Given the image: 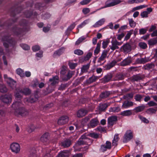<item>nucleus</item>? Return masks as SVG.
Instances as JSON below:
<instances>
[{
	"label": "nucleus",
	"instance_id": "nucleus-1",
	"mask_svg": "<svg viewBox=\"0 0 157 157\" xmlns=\"http://www.w3.org/2000/svg\"><path fill=\"white\" fill-rule=\"evenodd\" d=\"M22 10L21 6H15L12 7L10 10V15L13 18L10 19L6 22L2 23V21L0 20V30L6 27L7 28L6 34L2 37V40L3 45L6 48L9 47V44L13 47L16 44V42L13 38L10 37L11 34L20 37L23 36L26 32L29 31L30 24L27 20L22 19L19 22L20 25L23 27V28H19L15 25L11 29H10V27L15 23L17 20V18H15L17 14L21 13Z\"/></svg>",
	"mask_w": 157,
	"mask_h": 157
},
{
	"label": "nucleus",
	"instance_id": "nucleus-2",
	"mask_svg": "<svg viewBox=\"0 0 157 157\" xmlns=\"http://www.w3.org/2000/svg\"><path fill=\"white\" fill-rule=\"evenodd\" d=\"M22 105L20 101L13 103L12 105V108L15 110V114L17 115H21L24 117L28 115V111L24 107H21Z\"/></svg>",
	"mask_w": 157,
	"mask_h": 157
},
{
	"label": "nucleus",
	"instance_id": "nucleus-3",
	"mask_svg": "<svg viewBox=\"0 0 157 157\" xmlns=\"http://www.w3.org/2000/svg\"><path fill=\"white\" fill-rule=\"evenodd\" d=\"M122 1L120 0H109L105 2V5L104 7H101V8L98 9L97 10L107 7H111L117 5Z\"/></svg>",
	"mask_w": 157,
	"mask_h": 157
},
{
	"label": "nucleus",
	"instance_id": "nucleus-4",
	"mask_svg": "<svg viewBox=\"0 0 157 157\" xmlns=\"http://www.w3.org/2000/svg\"><path fill=\"white\" fill-rule=\"evenodd\" d=\"M133 138L132 133L130 131H127L123 137V141L124 143H126Z\"/></svg>",
	"mask_w": 157,
	"mask_h": 157
},
{
	"label": "nucleus",
	"instance_id": "nucleus-5",
	"mask_svg": "<svg viewBox=\"0 0 157 157\" xmlns=\"http://www.w3.org/2000/svg\"><path fill=\"white\" fill-rule=\"evenodd\" d=\"M0 99L3 102L6 103H10L11 102L12 98L10 95H2L1 96Z\"/></svg>",
	"mask_w": 157,
	"mask_h": 157
},
{
	"label": "nucleus",
	"instance_id": "nucleus-6",
	"mask_svg": "<svg viewBox=\"0 0 157 157\" xmlns=\"http://www.w3.org/2000/svg\"><path fill=\"white\" fill-rule=\"evenodd\" d=\"M10 148L12 151L16 153L19 152L20 150V147L19 144L16 143H13L11 144Z\"/></svg>",
	"mask_w": 157,
	"mask_h": 157
},
{
	"label": "nucleus",
	"instance_id": "nucleus-7",
	"mask_svg": "<svg viewBox=\"0 0 157 157\" xmlns=\"http://www.w3.org/2000/svg\"><path fill=\"white\" fill-rule=\"evenodd\" d=\"M5 52H4V49L2 47L0 46V55H3L2 56V59L3 61L4 64L7 66L8 64L6 60V57L4 55ZM2 61L1 59L0 58V67L1 68L2 67Z\"/></svg>",
	"mask_w": 157,
	"mask_h": 157
},
{
	"label": "nucleus",
	"instance_id": "nucleus-8",
	"mask_svg": "<svg viewBox=\"0 0 157 157\" xmlns=\"http://www.w3.org/2000/svg\"><path fill=\"white\" fill-rule=\"evenodd\" d=\"M99 124V122L97 118H94L92 119L90 122L88 124L89 128H94L97 126Z\"/></svg>",
	"mask_w": 157,
	"mask_h": 157
},
{
	"label": "nucleus",
	"instance_id": "nucleus-9",
	"mask_svg": "<svg viewBox=\"0 0 157 157\" xmlns=\"http://www.w3.org/2000/svg\"><path fill=\"white\" fill-rule=\"evenodd\" d=\"M26 17L29 18L31 17H32L34 18H37V13L35 12H33L32 10H27L24 13Z\"/></svg>",
	"mask_w": 157,
	"mask_h": 157
},
{
	"label": "nucleus",
	"instance_id": "nucleus-10",
	"mask_svg": "<svg viewBox=\"0 0 157 157\" xmlns=\"http://www.w3.org/2000/svg\"><path fill=\"white\" fill-rule=\"evenodd\" d=\"M69 121V117L67 116H63L60 117L58 121L59 125H63L67 123Z\"/></svg>",
	"mask_w": 157,
	"mask_h": 157
},
{
	"label": "nucleus",
	"instance_id": "nucleus-11",
	"mask_svg": "<svg viewBox=\"0 0 157 157\" xmlns=\"http://www.w3.org/2000/svg\"><path fill=\"white\" fill-rule=\"evenodd\" d=\"M117 63V62L113 60L111 62L103 66V69L104 70H109L114 66Z\"/></svg>",
	"mask_w": 157,
	"mask_h": 157
},
{
	"label": "nucleus",
	"instance_id": "nucleus-12",
	"mask_svg": "<svg viewBox=\"0 0 157 157\" xmlns=\"http://www.w3.org/2000/svg\"><path fill=\"white\" fill-rule=\"evenodd\" d=\"M98 78V76L93 75L84 82V84L86 86L88 85L91 83L96 81Z\"/></svg>",
	"mask_w": 157,
	"mask_h": 157
},
{
	"label": "nucleus",
	"instance_id": "nucleus-13",
	"mask_svg": "<svg viewBox=\"0 0 157 157\" xmlns=\"http://www.w3.org/2000/svg\"><path fill=\"white\" fill-rule=\"evenodd\" d=\"M121 49L124 53H127L131 51L132 47L129 43H127L121 47Z\"/></svg>",
	"mask_w": 157,
	"mask_h": 157
},
{
	"label": "nucleus",
	"instance_id": "nucleus-14",
	"mask_svg": "<svg viewBox=\"0 0 157 157\" xmlns=\"http://www.w3.org/2000/svg\"><path fill=\"white\" fill-rule=\"evenodd\" d=\"M126 76V74L123 72L118 73L116 74L114 78V81L122 80L124 79Z\"/></svg>",
	"mask_w": 157,
	"mask_h": 157
},
{
	"label": "nucleus",
	"instance_id": "nucleus-15",
	"mask_svg": "<svg viewBox=\"0 0 157 157\" xmlns=\"http://www.w3.org/2000/svg\"><path fill=\"white\" fill-rule=\"evenodd\" d=\"M117 117L116 116H112L108 118V127L113 126L114 124V122L117 121Z\"/></svg>",
	"mask_w": 157,
	"mask_h": 157
},
{
	"label": "nucleus",
	"instance_id": "nucleus-16",
	"mask_svg": "<svg viewBox=\"0 0 157 157\" xmlns=\"http://www.w3.org/2000/svg\"><path fill=\"white\" fill-rule=\"evenodd\" d=\"M50 136L48 132H46L43 134L40 138V140L43 143H48L49 141Z\"/></svg>",
	"mask_w": 157,
	"mask_h": 157
},
{
	"label": "nucleus",
	"instance_id": "nucleus-17",
	"mask_svg": "<svg viewBox=\"0 0 157 157\" xmlns=\"http://www.w3.org/2000/svg\"><path fill=\"white\" fill-rule=\"evenodd\" d=\"M132 59L131 56H128L127 58L123 60L121 63L122 66H125L129 65L132 63Z\"/></svg>",
	"mask_w": 157,
	"mask_h": 157
},
{
	"label": "nucleus",
	"instance_id": "nucleus-18",
	"mask_svg": "<svg viewBox=\"0 0 157 157\" xmlns=\"http://www.w3.org/2000/svg\"><path fill=\"white\" fill-rule=\"evenodd\" d=\"M88 111L86 110L83 109H80L77 112V116L78 117H82L86 115Z\"/></svg>",
	"mask_w": 157,
	"mask_h": 157
},
{
	"label": "nucleus",
	"instance_id": "nucleus-19",
	"mask_svg": "<svg viewBox=\"0 0 157 157\" xmlns=\"http://www.w3.org/2000/svg\"><path fill=\"white\" fill-rule=\"evenodd\" d=\"M108 52L109 51L107 50L103 51L101 55L98 59V62L101 63L106 58Z\"/></svg>",
	"mask_w": 157,
	"mask_h": 157
},
{
	"label": "nucleus",
	"instance_id": "nucleus-20",
	"mask_svg": "<svg viewBox=\"0 0 157 157\" xmlns=\"http://www.w3.org/2000/svg\"><path fill=\"white\" fill-rule=\"evenodd\" d=\"M112 77V74L111 73H109L104 76L102 80L105 83H107L111 80Z\"/></svg>",
	"mask_w": 157,
	"mask_h": 157
},
{
	"label": "nucleus",
	"instance_id": "nucleus-21",
	"mask_svg": "<svg viewBox=\"0 0 157 157\" xmlns=\"http://www.w3.org/2000/svg\"><path fill=\"white\" fill-rule=\"evenodd\" d=\"M68 151L67 150L61 151L58 153L56 157H69Z\"/></svg>",
	"mask_w": 157,
	"mask_h": 157
},
{
	"label": "nucleus",
	"instance_id": "nucleus-22",
	"mask_svg": "<svg viewBox=\"0 0 157 157\" xmlns=\"http://www.w3.org/2000/svg\"><path fill=\"white\" fill-rule=\"evenodd\" d=\"M49 81L51 82V85L52 86H54L59 82V77L57 76H53L52 78H50L49 79Z\"/></svg>",
	"mask_w": 157,
	"mask_h": 157
},
{
	"label": "nucleus",
	"instance_id": "nucleus-23",
	"mask_svg": "<svg viewBox=\"0 0 157 157\" xmlns=\"http://www.w3.org/2000/svg\"><path fill=\"white\" fill-rule=\"evenodd\" d=\"M133 105V103L132 101H125L123 103L122 107L124 109H127L132 106Z\"/></svg>",
	"mask_w": 157,
	"mask_h": 157
},
{
	"label": "nucleus",
	"instance_id": "nucleus-24",
	"mask_svg": "<svg viewBox=\"0 0 157 157\" xmlns=\"http://www.w3.org/2000/svg\"><path fill=\"white\" fill-rule=\"evenodd\" d=\"M130 80L132 82L135 81H138L139 80H141L142 78L141 76L140 75L137 74L133 75L130 78Z\"/></svg>",
	"mask_w": 157,
	"mask_h": 157
},
{
	"label": "nucleus",
	"instance_id": "nucleus-25",
	"mask_svg": "<svg viewBox=\"0 0 157 157\" xmlns=\"http://www.w3.org/2000/svg\"><path fill=\"white\" fill-rule=\"evenodd\" d=\"M6 83L11 88H13L15 86L16 82L11 78L7 80Z\"/></svg>",
	"mask_w": 157,
	"mask_h": 157
},
{
	"label": "nucleus",
	"instance_id": "nucleus-26",
	"mask_svg": "<svg viewBox=\"0 0 157 157\" xmlns=\"http://www.w3.org/2000/svg\"><path fill=\"white\" fill-rule=\"evenodd\" d=\"M62 146L64 148L69 147L71 144V142L70 140L66 139L61 143Z\"/></svg>",
	"mask_w": 157,
	"mask_h": 157
},
{
	"label": "nucleus",
	"instance_id": "nucleus-27",
	"mask_svg": "<svg viewBox=\"0 0 157 157\" xmlns=\"http://www.w3.org/2000/svg\"><path fill=\"white\" fill-rule=\"evenodd\" d=\"M110 95L109 91H105L102 92L99 95V97L101 99H105L108 97Z\"/></svg>",
	"mask_w": 157,
	"mask_h": 157
},
{
	"label": "nucleus",
	"instance_id": "nucleus-28",
	"mask_svg": "<svg viewBox=\"0 0 157 157\" xmlns=\"http://www.w3.org/2000/svg\"><path fill=\"white\" fill-rule=\"evenodd\" d=\"M109 106V105L106 103L100 104L99 107V110L101 112L105 111Z\"/></svg>",
	"mask_w": 157,
	"mask_h": 157
},
{
	"label": "nucleus",
	"instance_id": "nucleus-29",
	"mask_svg": "<svg viewBox=\"0 0 157 157\" xmlns=\"http://www.w3.org/2000/svg\"><path fill=\"white\" fill-rule=\"evenodd\" d=\"M64 52V49L63 48H59L57 51L54 52L53 54V57L56 58L57 56H59L62 54Z\"/></svg>",
	"mask_w": 157,
	"mask_h": 157
},
{
	"label": "nucleus",
	"instance_id": "nucleus-30",
	"mask_svg": "<svg viewBox=\"0 0 157 157\" xmlns=\"http://www.w3.org/2000/svg\"><path fill=\"white\" fill-rule=\"evenodd\" d=\"M105 21V19L102 18L98 21L94 25L93 27L97 28L99 27L104 24Z\"/></svg>",
	"mask_w": 157,
	"mask_h": 157
},
{
	"label": "nucleus",
	"instance_id": "nucleus-31",
	"mask_svg": "<svg viewBox=\"0 0 157 157\" xmlns=\"http://www.w3.org/2000/svg\"><path fill=\"white\" fill-rule=\"evenodd\" d=\"M20 92L21 93H23L25 95H29L31 93V91L30 89L28 88H25L21 89Z\"/></svg>",
	"mask_w": 157,
	"mask_h": 157
},
{
	"label": "nucleus",
	"instance_id": "nucleus-32",
	"mask_svg": "<svg viewBox=\"0 0 157 157\" xmlns=\"http://www.w3.org/2000/svg\"><path fill=\"white\" fill-rule=\"evenodd\" d=\"M132 114L131 110H128L122 111L120 115L123 116H129Z\"/></svg>",
	"mask_w": 157,
	"mask_h": 157
},
{
	"label": "nucleus",
	"instance_id": "nucleus-33",
	"mask_svg": "<svg viewBox=\"0 0 157 157\" xmlns=\"http://www.w3.org/2000/svg\"><path fill=\"white\" fill-rule=\"evenodd\" d=\"M145 108V106L142 105L135 107L133 109L136 113H139L142 111Z\"/></svg>",
	"mask_w": 157,
	"mask_h": 157
},
{
	"label": "nucleus",
	"instance_id": "nucleus-34",
	"mask_svg": "<svg viewBox=\"0 0 157 157\" xmlns=\"http://www.w3.org/2000/svg\"><path fill=\"white\" fill-rule=\"evenodd\" d=\"M157 110V107L156 109L153 108H150L147 109L146 111V112L148 114H152L153 113H156Z\"/></svg>",
	"mask_w": 157,
	"mask_h": 157
},
{
	"label": "nucleus",
	"instance_id": "nucleus-35",
	"mask_svg": "<svg viewBox=\"0 0 157 157\" xmlns=\"http://www.w3.org/2000/svg\"><path fill=\"white\" fill-rule=\"evenodd\" d=\"M16 73L20 75L21 77H23L25 76L24 71L20 68H18L16 70Z\"/></svg>",
	"mask_w": 157,
	"mask_h": 157
},
{
	"label": "nucleus",
	"instance_id": "nucleus-36",
	"mask_svg": "<svg viewBox=\"0 0 157 157\" xmlns=\"http://www.w3.org/2000/svg\"><path fill=\"white\" fill-rule=\"evenodd\" d=\"M8 91V89L6 86L0 83V92L3 93H6Z\"/></svg>",
	"mask_w": 157,
	"mask_h": 157
},
{
	"label": "nucleus",
	"instance_id": "nucleus-37",
	"mask_svg": "<svg viewBox=\"0 0 157 157\" xmlns=\"http://www.w3.org/2000/svg\"><path fill=\"white\" fill-rule=\"evenodd\" d=\"M147 62L145 58H137L136 60V63L137 64L144 63Z\"/></svg>",
	"mask_w": 157,
	"mask_h": 157
},
{
	"label": "nucleus",
	"instance_id": "nucleus-38",
	"mask_svg": "<svg viewBox=\"0 0 157 157\" xmlns=\"http://www.w3.org/2000/svg\"><path fill=\"white\" fill-rule=\"evenodd\" d=\"M90 63H87L86 65H84L81 68V71L83 73L87 72L90 67Z\"/></svg>",
	"mask_w": 157,
	"mask_h": 157
},
{
	"label": "nucleus",
	"instance_id": "nucleus-39",
	"mask_svg": "<svg viewBox=\"0 0 157 157\" xmlns=\"http://www.w3.org/2000/svg\"><path fill=\"white\" fill-rule=\"evenodd\" d=\"M148 30V27H146L144 28H141L139 30V34L140 35H144Z\"/></svg>",
	"mask_w": 157,
	"mask_h": 157
},
{
	"label": "nucleus",
	"instance_id": "nucleus-40",
	"mask_svg": "<svg viewBox=\"0 0 157 157\" xmlns=\"http://www.w3.org/2000/svg\"><path fill=\"white\" fill-rule=\"evenodd\" d=\"M38 92L36 91L35 94V98L31 97L29 98V101L31 103H33L35 102L38 99V95L37 94Z\"/></svg>",
	"mask_w": 157,
	"mask_h": 157
},
{
	"label": "nucleus",
	"instance_id": "nucleus-41",
	"mask_svg": "<svg viewBox=\"0 0 157 157\" xmlns=\"http://www.w3.org/2000/svg\"><path fill=\"white\" fill-rule=\"evenodd\" d=\"M110 42L109 39H107L103 41L102 43V47L104 49H105L107 47Z\"/></svg>",
	"mask_w": 157,
	"mask_h": 157
},
{
	"label": "nucleus",
	"instance_id": "nucleus-42",
	"mask_svg": "<svg viewBox=\"0 0 157 157\" xmlns=\"http://www.w3.org/2000/svg\"><path fill=\"white\" fill-rule=\"evenodd\" d=\"M157 40L155 38L151 39L148 41V44L150 46H153L157 43Z\"/></svg>",
	"mask_w": 157,
	"mask_h": 157
},
{
	"label": "nucleus",
	"instance_id": "nucleus-43",
	"mask_svg": "<svg viewBox=\"0 0 157 157\" xmlns=\"http://www.w3.org/2000/svg\"><path fill=\"white\" fill-rule=\"evenodd\" d=\"M145 96L144 95H141L140 94H136L134 97V99L136 101L140 102L143 97Z\"/></svg>",
	"mask_w": 157,
	"mask_h": 157
},
{
	"label": "nucleus",
	"instance_id": "nucleus-44",
	"mask_svg": "<svg viewBox=\"0 0 157 157\" xmlns=\"http://www.w3.org/2000/svg\"><path fill=\"white\" fill-rule=\"evenodd\" d=\"M128 20L130 26L132 28H134L136 25V22H135L132 18H129Z\"/></svg>",
	"mask_w": 157,
	"mask_h": 157
},
{
	"label": "nucleus",
	"instance_id": "nucleus-45",
	"mask_svg": "<svg viewBox=\"0 0 157 157\" xmlns=\"http://www.w3.org/2000/svg\"><path fill=\"white\" fill-rule=\"evenodd\" d=\"M21 47L24 50H28L30 49V47L28 44H20Z\"/></svg>",
	"mask_w": 157,
	"mask_h": 157
},
{
	"label": "nucleus",
	"instance_id": "nucleus-46",
	"mask_svg": "<svg viewBox=\"0 0 157 157\" xmlns=\"http://www.w3.org/2000/svg\"><path fill=\"white\" fill-rule=\"evenodd\" d=\"M133 31V30L132 29L128 32V33L124 38V40H127L130 38L131 35L132 34Z\"/></svg>",
	"mask_w": 157,
	"mask_h": 157
},
{
	"label": "nucleus",
	"instance_id": "nucleus-47",
	"mask_svg": "<svg viewBox=\"0 0 157 157\" xmlns=\"http://www.w3.org/2000/svg\"><path fill=\"white\" fill-rule=\"evenodd\" d=\"M69 85L68 83L61 84L59 87L58 90H63L65 88L67 87Z\"/></svg>",
	"mask_w": 157,
	"mask_h": 157
},
{
	"label": "nucleus",
	"instance_id": "nucleus-48",
	"mask_svg": "<svg viewBox=\"0 0 157 157\" xmlns=\"http://www.w3.org/2000/svg\"><path fill=\"white\" fill-rule=\"evenodd\" d=\"M112 46L110 47V48L113 51L114 50L116 49L119 48V47L117 46L116 44L114 41L113 40H112L111 41Z\"/></svg>",
	"mask_w": 157,
	"mask_h": 157
},
{
	"label": "nucleus",
	"instance_id": "nucleus-49",
	"mask_svg": "<svg viewBox=\"0 0 157 157\" xmlns=\"http://www.w3.org/2000/svg\"><path fill=\"white\" fill-rule=\"evenodd\" d=\"M139 117L142 121L144 123L146 124H148L149 123V121L145 117H144L141 115H139Z\"/></svg>",
	"mask_w": 157,
	"mask_h": 157
},
{
	"label": "nucleus",
	"instance_id": "nucleus-50",
	"mask_svg": "<svg viewBox=\"0 0 157 157\" xmlns=\"http://www.w3.org/2000/svg\"><path fill=\"white\" fill-rule=\"evenodd\" d=\"M92 52H89L84 57V60L85 61L88 60L92 55Z\"/></svg>",
	"mask_w": 157,
	"mask_h": 157
},
{
	"label": "nucleus",
	"instance_id": "nucleus-51",
	"mask_svg": "<svg viewBox=\"0 0 157 157\" xmlns=\"http://www.w3.org/2000/svg\"><path fill=\"white\" fill-rule=\"evenodd\" d=\"M36 151L34 150H32L30 152L29 157H38L36 154Z\"/></svg>",
	"mask_w": 157,
	"mask_h": 157
},
{
	"label": "nucleus",
	"instance_id": "nucleus-52",
	"mask_svg": "<svg viewBox=\"0 0 157 157\" xmlns=\"http://www.w3.org/2000/svg\"><path fill=\"white\" fill-rule=\"evenodd\" d=\"M139 45L140 48L143 49H145L147 47V44L144 42H140L139 44Z\"/></svg>",
	"mask_w": 157,
	"mask_h": 157
},
{
	"label": "nucleus",
	"instance_id": "nucleus-53",
	"mask_svg": "<svg viewBox=\"0 0 157 157\" xmlns=\"http://www.w3.org/2000/svg\"><path fill=\"white\" fill-rule=\"evenodd\" d=\"M74 53L79 56L82 55L83 54V52L80 49H76L74 51Z\"/></svg>",
	"mask_w": 157,
	"mask_h": 157
},
{
	"label": "nucleus",
	"instance_id": "nucleus-54",
	"mask_svg": "<svg viewBox=\"0 0 157 157\" xmlns=\"http://www.w3.org/2000/svg\"><path fill=\"white\" fill-rule=\"evenodd\" d=\"M51 16L50 14L48 12H46L45 13L42 14V18L44 19H48Z\"/></svg>",
	"mask_w": 157,
	"mask_h": 157
},
{
	"label": "nucleus",
	"instance_id": "nucleus-55",
	"mask_svg": "<svg viewBox=\"0 0 157 157\" xmlns=\"http://www.w3.org/2000/svg\"><path fill=\"white\" fill-rule=\"evenodd\" d=\"M35 128L33 124H31L28 128V131L29 132H31L34 131Z\"/></svg>",
	"mask_w": 157,
	"mask_h": 157
},
{
	"label": "nucleus",
	"instance_id": "nucleus-56",
	"mask_svg": "<svg viewBox=\"0 0 157 157\" xmlns=\"http://www.w3.org/2000/svg\"><path fill=\"white\" fill-rule=\"evenodd\" d=\"M68 65L70 69H73L77 66V64L76 63H69Z\"/></svg>",
	"mask_w": 157,
	"mask_h": 157
},
{
	"label": "nucleus",
	"instance_id": "nucleus-57",
	"mask_svg": "<svg viewBox=\"0 0 157 157\" xmlns=\"http://www.w3.org/2000/svg\"><path fill=\"white\" fill-rule=\"evenodd\" d=\"M88 21L87 20H85L82 22L81 24L78 25V28H82L85 26L88 23Z\"/></svg>",
	"mask_w": 157,
	"mask_h": 157
},
{
	"label": "nucleus",
	"instance_id": "nucleus-58",
	"mask_svg": "<svg viewBox=\"0 0 157 157\" xmlns=\"http://www.w3.org/2000/svg\"><path fill=\"white\" fill-rule=\"evenodd\" d=\"M72 74L71 73L68 72V73L66 75L67 78H63V79L65 81H67L72 77Z\"/></svg>",
	"mask_w": 157,
	"mask_h": 157
},
{
	"label": "nucleus",
	"instance_id": "nucleus-59",
	"mask_svg": "<svg viewBox=\"0 0 157 157\" xmlns=\"http://www.w3.org/2000/svg\"><path fill=\"white\" fill-rule=\"evenodd\" d=\"M154 64L152 63H151L147 64L146 66V68L147 69H150L154 68Z\"/></svg>",
	"mask_w": 157,
	"mask_h": 157
},
{
	"label": "nucleus",
	"instance_id": "nucleus-60",
	"mask_svg": "<svg viewBox=\"0 0 157 157\" xmlns=\"http://www.w3.org/2000/svg\"><path fill=\"white\" fill-rule=\"evenodd\" d=\"M107 149L108 148L105 144H102L101 146L100 151L102 152H104L106 151Z\"/></svg>",
	"mask_w": 157,
	"mask_h": 157
},
{
	"label": "nucleus",
	"instance_id": "nucleus-61",
	"mask_svg": "<svg viewBox=\"0 0 157 157\" xmlns=\"http://www.w3.org/2000/svg\"><path fill=\"white\" fill-rule=\"evenodd\" d=\"M149 13L147 11H144L141 13V16L142 18L147 17H148Z\"/></svg>",
	"mask_w": 157,
	"mask_h": 157
},
{
	"label": "nucleus",
	"instance_id": "nucleus-62",
	"mask_svg": "<svg viewBox=\"0 0 157 157\" xmlns=\"http://www.w3.org/2000/svg\"><path fill=\"white\" fill-rule=\"evenodd\" d=\"M40 47L39 46L35 45L32 47V49L34 52H36L40 50Z\"/></svg>",
	"mask_w": 157,
	"mask_h": 157
},
{
	"label": "nucleus",
	"instance_id": "nucleus-63",
	"mask_svg": "<svg viewBox=\"0 0 157 157\" xmlns=\"http://www.w3.org/2000/svg\"><path fill=\"white\" fill-rule=\"evenodd\" d=\"M75 23L71 24L69 27H68L67 29V31L71 32L75 27Z\"/></svg>",
	"mask_w": 157,
	"mask_h": 157
},
{
	"label": "nucleus",
	"instance_id": "nucleus-64",
	"mask_svg": "<svg viewBox=\"0 0 157 157\" xmlns=\"http://www.w3.org/2000/svg\"><path fill=\"white\" fill-rule=\"evenodd\" d=\"M90 2L91 0H83L80 2V3L82 5H84L88 4Z\"/></svg>",
	"mask_w": 157,
	"mask_h": 157
}]
</instances>
